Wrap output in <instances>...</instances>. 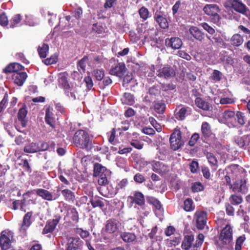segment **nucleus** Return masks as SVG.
<instances>
[{"mask_svg": "<svg viewBox=\"0 0 250 250\" xmlns=\"http://www.w3.org/2000/svg\"><path fill=\"white\" fill-rule=\"evenodd\" d=\"M45 121L52 128H55V118L53 112V108L49 106L45 110Z\"/></svg>", "mask_w": 250, "mask_h": 250, "instance_id": "23", "label": "nucleus"}, {"mask_svg": "<svg viewBox=\"0 0 250 250\" xmlns=\"http://www.w3.org/2000/svg\"><path fill=\"white\" fill-rule=\"evenodd\" d=\"M203 10L206 15L210 17L212 22L216 24L220 23L221 17L218 14L220 9L217 5L207 4L204 7Z\"/></svg>", "mask_w": 250, "mask_h": 250, "instance_id": "4", "label": "nucleus"}, {"mask_svg": "<svg viewBox=\"0 0 250 250\" xmlns=\"http://www.w3.org/2000/svg\"><path fill=\"white\" fill-rule=\"evenodd\" d=\"M123 102L128 105H132L134 103L133 96L130 93H125L124 95Z\"/></svg>", "mask_w": 250, "mask_h": 250, "instance_id": "43", "label": "nucleus"}, {"mask_svg": "<svg viewBox=\"0 0 250 250\" xmlns=\"http://www.w3.org/2000/svg\"><path fill=\"white\" fill-rule=\"evenodd\" d=\"M206 157L208 163L211 165L215 167L217 166L218 161L215 155L210 152H207Z\"/></svg>", "mask_w": 250, "mask_h": 250, "instance_id": "46", "label": "nucleus"}, {"mask_svg": "<svg viewBox=\"0 0 250 250\" xmlns=\"http://www.w3.org/2000/svg\"><path fill=\"white\" fill-rule=\"evenodd\" d=\"M187 110L186 107H182L178 112H175V117L179 121H183L186 117Z\"/></svg>", "mask_w": 250, "mask_h": 250, "instance_id": "41", "label": "nucleus"}, {"mask_svg": "<svg viewBox=\"0 0 250 250\" xmlns=\"http://www.w3.org/2000/svg\"><path fill=\"white\" fill-rule=\"evenodd\" d=\"M60 191L65 201L68 202H73L75 201V195L74 192L67 188L61 190L60 188H58L57 191Z\"/></svg>", "mask_w": 250, "mask_h": 250, "instance_id": "28", "label": "nucleus"}, {"mask_svg": "<svg viewBox=\"0 0 250 250\" xmlns=\"http://www.w3.org/2000/svg\"><path fill=\"white\" fill-rule=\"evenodd\" d=\"M83 244V241L79 238H71L68 240L66 250H77L80 249Z\"/></svg>", "mask_w": 250, "mask_h": 250, "instance_id": "24", "label": "nucleus"}, {"mask_svg": "<svg viewBox=\"0 0 250 250\" xmlns=\"http://www.w3.org/2000/svg\"><path fill=\"white\" fill-rule=\"evenodd\" d=\"M245 240L246 237L244 234L238 237L235 242V250H241L242 245Z\"/></svg>", "mask_w": 250, "mask_h": 250, "instance_id": "48", "label": "nucleus"}, {"mask_svg": "<svg viewBox=\"0 0 250 250\" xmlns=\"http://www.w3.org/2000/svg\"><path fill=\"white\" fill-rule=\"evenodd\" d=\"M224 6L226 8H231L235 11L245 16H247V12L249 11L240 0H227Z\"/></svg>", "mask_w": 250, "mask_h": 250, "instance_id": "5", "label": "nucleus"}, {"mask_svg": "<svg viewBox=\"0 0 250 250\" xmlns=\"http://www.w3.org/2000/svg\"><path fill=\"white\" fill-rule=\"evenodd\" d=\"M38 143L31 142L25 145L23 151L26 153H35L38 152Z\"/></svg>", "mask_w": 250, "mask_h": 250, "instance_id": "33", "label": "nucleus"}, {"mask_svg": "<svg viewBox=\"0 0 250 250\" xmlns=\"http://www.w3.org/2000/svg\"><path fill=\"white\" fill-rule=\"evenodd\" d=\"M83 13V9L81 7L76 8L72 12V15L77 20H79L82 17Z\"/></svg>", "mask_w": 250, "mask_h": 250, "instance_id": "61", "label": "nucleus"}, {"mask_svg": "<svg viewBox=\"0 0 250 250\" xmlns=\"http://www.w3.org/2000/svg\"><path fill=\"white\" fill-rule=\"evenodd\" d=\"M194 240L193 235H185L181 245V248L184 250H188L191 247L192 244Z\"/></svg>", "mask_w": 250, "mask_h": 250, "instance_id": "30", "label": "nucleus"}, {"mask_svg": "<svg viewBox=\"0 0 250 250\" xmlns=\"http://www.w3.org/2000/svg\"><path fill=\"white\" fill-rule=\"evenodd\" d=\"M60 219L61 216L60 215H56L54 219L48 220L42 230V234L52 233L54 231L57 225L59 224Z\"/></svg>", "mask_w": 250, "mask_h": 250, "instance_id": "10", "label": "nucleus"}, {"mask_svg": "<svg viewBox=\"0 0 250 250\" xmlns=\"http://www.w3.org/2000/svg\"><path fill=\"white\" fill-rule=\"evenodd\" d=\"M60 83L62 85L65 94L68 95L69 89H70V85L67 81V77L65 74H62L60 77Z\"/></svg>", "mask_w": 250, "mask_h": 250, "instance_id": "36", "label": "nucleus"}, {"mask_svg": "<svg viewBox=\"0 0 250 250\" xmlns=\"http://www.w3.org/2000/svg\"><path fill=\"white\" fill-rule=\"evenodd\" d=\"M27 114V108L25 105L21 108L18 113V121L20 122L21 128H24L26 126L27 120L26 117Z\"/></svg>", "mask_w": 250, "mask_h": 250, "instance_id": "25", "label": "nucleus"}, {"mask_svg": "<svg viewBox=\"0 0 250 250\" xmlns=\"http://www.w3.org/2000/svg\"><path fill=\"white\" fill-rule=\"evenodd\" d=\"M189 33L194 39L199 42H203L205 38L204 33L197 26H190Z\"/></svg>", "mask_w": 250, "mask_h": 250, "instance_id": "21", "label": "nucleus"}, {"mask_svg": "<svg viewBox=\"0 0 250 250\" xmlns=\"http://www.w3.org/2000/svg\"><path fill=\"white\" fill-rule=\"evenodd\" d=\"M103 81L101 84H100V87L101 89H104L106 86L109 85L112 83V81L109 77H104Z\"/></svg>", "mask_w": 250, "mask_h": 250, "instance_id": "57", "label": "nucleus"}, {"mask_svg": "<svg viewBox=\"0 0 250 250\" xmlns=\"http://www.w3.org/2000/svg\"><path fill=\"white\" fill-rule=\"evenodd\" d=\"M22 20V17L20 14L14 15L10 21V27L14 28L20 23Z\"/></svg>", "mask_w": 250, "mask_h": 250, "instance_id": "42", "label": "nucleus"}, {"mask_svg": "<svg viewBox=\"0 0 250 250\" xmlns=\"http://www.w3.org/2000/svg\"><path fill=\"white\" fill-rule=\"evenodd\" d=\"M92 62L96 65L99 66L101 65L104 62V57L102 55H96L94 56L92 59Z\"/></svg>", "mask_w": 250, "mask_h": 250, "instance_id": "60", "label": "nucleus"}, {"mask_svg": "<svg viewBox=\"0 0 250 250\" xmlns=\"http://www.w3.org/2000/svg\"><path fill=\"white\" fill-rule=\"evenodd\" d=\"M119 222L115 219L111 218L106 221L104 227L102 229L103 233L113 234L118 229Z\"/></svg>", "mask_w": 250, "mask_h": 250, "instance_id": "8", "label": "nucleus"}, {"mask_svg": "<svg viewBox=\"0 0 250 250\" xmlns=\"http://www.w3.org/2000/svg\"><path fill=\"white\" fill-rule=\"evenodd\" d=\"M223 119L224 123L229 127L242 126L245 124L244 113L240 111H237L235 114L234 111L225 110L223 114Z\"/></svg>", "mask_w": 250, "mask_h": 250, "instance_id": "2", "label": "nucleus"}, {"mask_svg": "<svg viewBox=\"0 0 250 250\" xmlns=\"http://www.w3.org/2000/svg\"><path fill=\"white\" fill-rule=\"evenodd\" d=\"M244 42L243 38L239 34H234L230 39V43L234 46H239Z\"/></svg>", "mask_w": 250, "mask_h": 250, "instance_id": "35", "label": "nucleus"}, {"mask_svg": "<svg viewBox=\"0 0 250 250\" xmlns=\"http://www.w3.org/2000/svg\"><path fill=\"white\" fill-rule=\"evenodd\" d=\"M152 167L153 171L162 175L167 174L169 171V167L160 161H153Z\"/></svg>", "mask_w": 250, "mask_h": 250, "instance_id": "13", "label": "nucleus"}, {"mask_svg": "<svg viewBox=\"0 0 250 250\" xmlns=\"http://www.w3.org/2000/svg\"><path fill=\"white\" fill-rule=\"evenodd\" d=\"M175 75V71L171 66H165L159 69L157 76L160 78L168 79Z\"/></svg>", "mask_w": 250, "mask_h": 250, "instance_id": "19", "label": "nucleus"}, {"mask_svg": "<svg viewBox=\"0 0 250 250\" xmlns=\"http://www.w3.org/2000/svg\"><path fill=\"white\" fill-rule=\"evenodd\" d=\"M130 199L132 202L134 203L136 205H138L142 208H145V199L144 194L140 191H135L133 196H130Z\"/></svg>", "mask_w": 250, "mask_h": 250, "instance_id": "20", "label": "nucleus"}, {"mask_svg": "<svg viewBox=\"0 0 250 250\" xmlns=\"http://www.w3.org/2000/svg\"><path fill=\"white\" fill-rule=\"evenodd\" d=\"M22 163H20L19 165L21 166L22 168L26 172L31 173L32 172V168L28 163L27 159H21Z\"/></svg>", "mask_w": 250, "mask_h": 250, "instance_id": "53", "label": "nucleus"}, {"mask_svg": "<svg viewBox=\"0 0 250 250\" xmlns=\"http://www.w3.org/2000/svg\"><path fill=\"white\" fill-rule=\"evenodd\" d=\"M200 25L210 35H213L215 32V30L207 22L201 23Z\"/></svg>", "mask_w": 250, "mask_h": 250, "instance_id": "62", "label": "nucleus"}, {"mask_svg": "<svg viewBox=\"0 0 250 250\" xmlns=\"http://www.w3.org/2000/svg\"><path fill=\"white\" fill-rule=\"evenodd\" d=\"M134 180L137 183L141 184L146 181L145 177L140 173H136L133 178Z\"/></svg>", "mask_w": 250, "mask_h": 250, "instance_id": "64", "label": "nucleus"}, {"mask_svg": "<svg viewBox=\"0 0 250 250\" xmlns=\"http://www.w3.org/2000/svg\"><path fill=\"white\" fill-rule=\"evenodd\" d=\"M120 237L125 243H133L136 239V236L134 233L129 232H122L120 235Z\"/></svg>", "mask_w": 250, "mask_h": 250, "instance_id": "32", "label": "nucleus"}, {"mask_svg": "<svg viewBox=\"0 0 250 250\" xmlns=\"http://www.w3.org/2000/svg\"><path fill=\"white\" fill-rule=\"evenodd\" d=\"M126 68L124 63H119L118 65L111 68L110 70V74L121 78L125 75Z\"/></svg>", "mask_w": 250, "mask_h": 250, "instance_id": "22", "label": "nucleus"}, {"mask_svg": "<svg viewBox=\"0 0 250 250\" xmlns=\"http://www.w3.org/2000/svg\"><path fill=\"white\" fill-rule=\"evenodd\" d=\"M103 199L99 196H95L94 197L92 196L90 198L89 202L93 208L97 207L102 209L104 207V203L103 202Z\"/></svg>", "mask_w": 250, "mask_h": 250, "instance_id": "31", "label": "nucleus"}, {"mask_svg": "<svg viewBox=\"0 0 250 250\" xmlns=\"http://www.w3.org/2000/svg\"><path fill=\"white\" fill-rule=\"evenodd\" d=\"M147 202L153 205L156 209L160 210L162 207L161 202L156 198L152 196H148L146 198Z\"/></svg>", "mask_w": 250, "mask_h": 250, "instance_id": "39", "label": "nucleus"}, {"mask_svg": "<svg viewBox=\"0 0 250 250\" xmlns=\"http://www.w3.org/2000/svg\"><path fill=\"white\" fill-rule=\"evenodd\" d=\"M49 147V145L47 142L41 141L38 143V152L46 151L48 149Z\"/></svg>", "mask_w": 250, "mask_h": 250, "instance_id": "50", "label": "nucleus"}, {"mask_svg": "<svg viewBox=\"0 0 250 250\" xmlns=\"http://www.w3.org/2000/svg\"><path fill=\"white\" fill-rule=\"evenodd\" d=\"M25 202L26 200L25 199H23L22 200H16L14 201L12 203V209L17 210L20 208L21 211L25 212L26 210L24 208L25 205Z\"/></svg>", "mask_w": 250, "mask_h": 250, "instance_id": "34", "label": "nucleus"}, {"mask_svg": "<svg viewBox=\"0 0 250 250\" xmlns=\"http://www.w3.org/2000/svg\"><path fill=\"white\" fill-rule=\"evenodd\" d=\"M154 19L161 28L167 29L168 27V22L164 12L157 10L154 14Z\"/></svg>", "mask_w": 250, "mask_h": 250, "instance_id": "12", "label": "nucleus"}, {"mask_svg": "<svg viewBox=\"0 0 250 250\" xmlns=\"http://www.w3.org/2000/svg\"><path fill=\"white\" fill-rule=\"evenodd\" d=\"M93 74L96 80L101 81L104 77V71L103 69H97L93 71Z\"/></svg>", "mask_w": 250, "mask_h": 250, "instance_id": "47", "label": "nucleus"}, {"mask_svg": "<svg viewBox=\"0 0 250 250\" xmlns=\"http://www.w3.org/2000/svg\"><path fill=\"white\" fill-rule=\"evenodd\" d=\"M75 231L76 233L79 234L83 239L88 237L90 235L89 232L87 230H83L82 228H76Z\"/></svg>", "mask_w": 250, "mask_h": 250, "instance_id": "54", "label": "nucleus"}, {"mask_svg": "<svg viewBox=\"0 0 250 250\" xmlns=\"http://www.w3.org/2000/svg\"><path fill=\"white\" fill-rule=\"evenodd\" d=\"M133 76L131 73H127L125 75L123 78V86L124 87L127 86L128 84L130 83L132 80Z\"/></svg>", "mask_w": 250, "mask_h": 250, "instance_id": "63", "label": "nucleus"}, {"mask_svg": "<svg viewBox=\"0 0 250 250\" xmlns=\"http://www.w3.org/2000/svg\"><path fill=\"white\" fill-rule=\"evenodd\" d=\"M195 208V206L192 199L188 198L184 202L183 209L187 212L193 211Z\"/></svg>", "mask_w": 250, "mask_h": 250, "instance_id": "37", "label": "nucleus"}, {"mask_svg": "<svg viewBox=\"0 0 250 250\" xmlns=\"http://www.w3.org/2000/svg\"><path fill=\"white\" fill-rule=\"evenodd\" d=\"M169 142L171 148L174 150L179 149L184 145L180 129H175L174 130L173 133L170 135Z\"/></svg>", "mask_w": 250, "mask_h": 250, "instance_id": "6", "label": "nucleus"}, {"mask_svg": "<svg viewBox=\"0 0 250 250\" xmlns=\"http://www.w3.org/2000/svg\"><path fill=\"white\" fill-rule=\"evenodd\" d=\"M93 176L98 177V183L100 186L98 190L102 196L109 198L112 197L114 194L113 191L109 190L107 185L108 180L107 176L109 175V171L106 167L102 164L96 163L93 166Z\"/></svg>", "mask_w": 250, "mask_h": 250, "instance_id": "1", "label": "nucleus"}, {"mask_svg": "<svg viewBox=\"0 0 250 250\" xmlns=\"http://www.w3.org/2000/svg\"><path fill=\"white\" fill-rule=\"evenodd\" d=\"M195 105L200 109L204 111H209L211 108V104L200 97H197L195 100Z\"/></svg>", "mask_w": 250, "mask_h": 250, "instance_id": "27", "label": "nucleus"}, {"mask_svg": "<svg viewBox=\"0 0 250 250\" xmlns=\"http://www.w3.org/2000/svg\"><path fill=\"white\" fill-rule=\"evenodd\" d=\"M49 51V46L46 43H43L42 46H39L38 52L41 58H46Z\"/></svg>", "mask_w": 250, "mask_h": 250, "instance_id": "38", "label": "nucleus"}, {"mask_svg": "<svg viewBox=\"0 0 250 250\" xmlns=\"http://www.w3.org/2000/svg\"><path fill=\"white\" fill-rule=\"evenodd\" d=\"M201 139L207 143V140L212 135V132L210 125L207 122L202 123L201 127Z\"/></svg>", "mask_w": 250, "mask_h": 250, "instance_id": "16", "label": "nucleus"}, {"mask_svg": "<svg viewBox=\"0 0 250 250\" xmlns=\"http://www.w3.org/2000/svg\"><path fill=\"white\" fill-rule=\"evenodd\" d=\"M232 229L228 224L220 232L219 239L224 245H229L232 241Z\"/></svg>", "mask_w": 250, "mask_h": 250, "instance_id": "7", "label": "nucleus"}, {"mask_svg": "<svg viewBox=\"0 0 250 250\" xmlns=\"http://www.w3.org/2000/svg\"><path fill=\"white\" fill-rule=\"evenodd\" d=\"M200 138V135L198 133H193L192 136H191L189 141H188V145L190 146H193L195 144L197 143V141Z\"/></svg>", "mask_w": 250, "mask_h": 250, "instance_id": "55", "label": "nucleus"}, {"mask_svg": "<svg viewBox=\"0 0 250 250\" xmlns=\"http://www.w3.org/2000/svg\"><path fill=\"white\" fill-rule=\"evenodd\" d=\"M66 216L69 217L72 222L77 223L79 220V213L74 207H69L67 209Z\"/></svg>", "mask_w": 250, "mask_h": 250, "instance_id": "29", "label": "nucleus"}, {"mask_svg": "<svg viewBox=\"0 0 250 250\" xmlns=\"http://www.w3.org/2000/svg\"><path fill=\"white\" fill-rule=\"evenodd\" d=\"M12 235L10 232L2 231L0 235V247L2 250H7L11 246Z\"/></svg>", "mask_w": 250, "mask_h": 250, "instance_id": "9", "label": "nucleus"}, {"mask_svg": "<svg viewBox=\"0 0 250 250\" xmlns=\"http://www.w3.org/2000/svg\"><path fill=\"white\" fill-rule=\"evenodd\" d=\"M139 14L141 18L143 21L146 20L149 17V12L147 8L145 6H142L138 11Z\"/></svg>", "mask_w": 250, "mask_h": 250, "instance_id": "45", "label": "nucleus"}, {"mask_svg": "<svg viewBox=\"0 0 250 250\" xmlns=\"http://www.w3.org/2000/svg\"><path fill=\"white\" fill-rule=\"evenodd\" d=\"M27 77L26 72H19L14 73L12 75V80L14 83L18 86L23 85Z\"/></svg>", "mask_w": 250, "mask_h": 250, "instance_id": "26", "label": "nucleus"}, {"mask_svg": "<svg viewBox=\"0 0 250 250\" xmlns=\"http://www.w3.org/2000/svg\"><path fill=\"white\" fill-rule=\"evenodd\" d=\"M230 189H232L233 191L235 192H240L242 194L246 193L248 190L246 186V180L241 179L235 181Z\"/></svg>", "mask_w": 250, "mask_h": 250, "instance_id": "15", "label": "nucleus"}, {"mask_svg": "<svg viewBox=\"0 0 250 250\" xmlns=\"http://www.w3.org/2000/svg\"><path fill=\"white\" fill-rule=\"evenodd\" d=\"M75 93H77V89L76 88H73L70 87V89H69L68 95L66 94L68 97L72 98L73 100L79 99L81 97L80 94H75Z\"/></svg>", "mask_w": 250, "mask_h": 250, "instance_id": "51", "label": "nucleus"}, {"mask_svg": "<svg viewBox=\"0 0 250 250\" xmlns=\"http://www.w3.org/2000/svg\"><path fill=\"white\" fill-rule=\"evenodd\" d=\"M34 191L36 192L38 196L45 200L49 201L56 200L60 195V194L53 195L49 191L42 188H37L34 189Z\"/></svg>", "mask_w": 250, "mask_h": 250, "instance_id": "14", "label": "nucleus"}, {"mask_svg": "<svg viewBox=\"0 0 250 250\" xmlns=\"http://www.w3.org/2000/svg\"><path fill=\"white\" fill-rule=\"evenodd\" d=\"M166 108V104L163 102H158L154 104V110L159 114H163Z\"/></svg>", "mask_w": 250, "mask_h": 250, "instance_id": "49", "label": "nucleus"}, {"mask_svg": "<svg viewBox=\"0 0 250 250\" xmlns=\"http://www.w3.org/2000/svg\"><path fill=\"white\" fill-rule=\"evenodd\" d=\"M58 61V57L56 55H52L50 57L43 60L42 62L46 65L56 63Z\"/></svg>", "mask_w": 250, "mask_h": 250, "instance_id": "52", "label": "nucleus"}, {"mask_svg": "<svg viewBox=\"0 0 250 250\" xmlns=\"http://www.w3.org/2000/svg\"><path fill=\"white\" fill-rule=\"evenodd\" d=\"M231 203L233 205H238L243 202V198L241 195L232 194L229 197Z\"/></svg>", "mask_w": 250, "mask_h": 250, "instance_id": "40", "label": "nucleus"}, {"mask_svg": "<svg viewBox=\"0 0 250 250\" xmlns=\"http://www.w3.org/2000/svg\"><path fill=\"white\" fill-rule=\"evenodd\" d=\"M8 100V95L7 92H6L4 95L2 100L0 102V113L3 111V109L6 108L7 106V103Z\"/></svg>", "mask_w": 250, "mask_h": 250, "instance_id": "56", "label": "nucleus"}, {"mask_svg": "<svg viewBox=\"0 0 250 250\" xmlns=\"http://www.w3.org/2000/svg\"><path fill=\"white\" fill-rule=\"evenodd\" d=\"M182 44L181 39L178 37L167 38L165 40L166 46L173 49H179Z\"/></svg>", "mask_w": 250, "mask_h": 250, "instance_id": "17", "label": "nucleus"}, {"mask_svg": "<svg viewBox=\"0 0 250 250\" xmlns=\"http://www.w3.org/2000/svg\"><path fill=\"white\" fill-rule=\"evenodd\" d=\"M74 144L77 147L89 151L93 147L92 139L85 130L79 129L74 134L73 137Z\"/></svg>", "mask_w": 250, "mask_h": 250, "instance_id": "3", "label": "nucleus"}, {"mask_svg": "<svg viewBox=\"0 0 250 250\" xmlns=\"http://www.w3.org/2000/svg\"><path fill=\"white\" fill-rule=\"evenodd\" d=\"M208 39L212 42V44L216 43L219 45H223L224 44V42L222 38L219 36L215 35L212 39L210 36H207Z\"/></svg>", "mask_w": 250, "mask_h": 250, "instance_id": "44", "label": "nucleus"}, {"mask_svg": "<svg viewBox=\"0 0 250 250\" xmlns=\"http://www.w3.org/2000/svg\"><path fill=\"white\" fill-rule=\"evenodd\" d=\"M204 189V186L200 182H195L191 187L192 191L198 192Z\"/></svg>", "mask_w": 250, "mask_h": 250, "instance_id": "58", "label": "nucleus"}, {"mask_svg": "<svg viewBox=\"0 0 250 250\" xmlns=\"http://www.w3.org/2000/svg\"><path fill=\"white\" fill-rule=\"evenodd\" d=\"M32 211L27 212L23 217L22 222L21 224L20 230L21 231L25 232L29 228L32 224L31 218L33 216Z\"/></svg>", "mask_w": 250, "mask_h": 250, "instance_id": "18", "label": "nucleus"}, {"mask_svg": "<svg viewBox=\"0 0 250 250\" xmlns=\"http://www.w3.org/2000/svg\"><path fill=\"white\" fill-rule=\"evenodd\" d=\"M196 227L199 229H203L207 223V213L204 211H197L194 214Z\"/></svg>", "mask_w": 250, "mask_h": 250, "instance_id": "11", "label": "nucleus"}, {"mask_svg": "<svg viewBox=\"0 0 250 250\" xmlns=\"http://www.w3.org/2000/svg\"><path fill=\"white\" fill-rule=\"evenodd\" d=\"M148 120L151 125L158 132L161 131L162 127L161 125L157 123L156 120L153 117H150L149 118Z\"/></svg>", "mask_w": 250, "mask_h": 250, "instance_id": "59", "label": "nucleus"}]
</instances>
